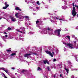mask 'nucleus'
<instances>
[{"mask_svg":"<svg viewBox=\"0 0 78 78\" xmlns=\"http://www.w3.org/2000/svg\"><path fill=\"white\" fill-rule=\"evenodd\" d=\"M37 3L38 5H40V3H39V2L37 1Z\"/></svg>","mask_w":78,"mask_h":78,"instance_id":"obj_24","label":"nucleus"},{"mask_svg":"<svg viewBox=\"0 0 78 78\" xmlns=\"http://www.w3.org/2000/svg\"><path fill=\"white\" fill-rule=\"evenodd\" d=\"M2 19V18H0V20Z\"/></svg>","mask_w":78,"mask_h":78,"instance_id":"obj_49","label":"nucleus"},{"mask_svg":"<svg viewBox=\"0 0 78 78\" xmlns=\"http://www.w3.org/2000/svg\"><path fill=\"white\" fill-rule=\"evenodd\" d=\"M4 71H5V72H6V73H7L8 72V70H7L6 69L4 70Z\"/></svg>","mask_w":78,"mask_h":78,"instance_id":"obj_25","label":"nucleus"},{"mask_svg":"<svg viewBox=\"0 0 78 78\" xmlns=\"http://www.w3.org/2000/svg\"><path fill=\"white\" fill-rule=\"evenodd\" d=\"M8 7V5H7V6H5V7H4L3 8V9H6Z\"/></svg>","mask_w":78,"mask_h":78,"instance_id":"obj_12","label":"nucleus"},{"mask_svg":"<svg viewBox=\"0 0 78 78\" xmlns=\"http://www.w3.org/2000/svg\"><path fill=\"white\" fill-rule=\"evenodd\" d=\"M7 73V74H8V75H9V72H8Z\"/></svg>","mask_w":78,"mask_h":78,"instance_id":"obj_39","label":"nucleus"},{"mask_svg":"<svg viewBox=\"0 0 78 78\" xmlns=\"http://www.w3.org/2000/svg\"><path fill=\"white\" fill-rule=\"evenodd\" d=\"M49 0V1H51V0Z\"/></svg>","mask_w":78,"mask_h":78,"instance_id":"obj_51","label":"nucleus"},{"mask_svg":"<svg viewBox=\"0 0 78 78\" xmlns=\"http://www.w3.org/2000/svg\"><path fill=\"white\" fill-rule=\"evenodd\" d=\"M12 70H14L15 69L14 67L12 68Z\"/></svg>","mask_w":78,"mask_h":78,"instance_id":"obj_35","label":"nucleus"},{"mask_svg":"<svg viewBox=\"0 0 78 78\" xmlns=\"http://www.w3.org/2000/svg\"><path fill=\"white\" fill-rule=\"evenodd\" d=\"M74 46L76 47V41H74Z\"/></svg>","mask_w":78,"mask_h":78,"instance_id":"obj_18","label":"nucleus"},{"mask_svg":"<svg viewBox=\"0 0 78 78\" xmlns=\"http://www.w3.org/2000/svg\"><path fill=\"white\" fill-rule=\"evenodd\" d=\"M60 20H62V19H59Z\"/></svg>","mask_w":78,"mask_h":78,"instance_id":"obj_41","label":"nucleus"},{"mask_svg":"<svg viewBox=\"0 0 78 78\" xmlns=\"http://www.w3.org/2000/svg\"><path fill=\"white\" fill-rule=\"evenodd\" d=\"M4 34H7V33H6V32H4Z\"/></svg>","mask_w":78,"mask_h":78,"instance_id":"obj_38","label":"nucleus"},{"mask_svg":"<svg viewBox=\"0 0 78 78\" xmlns=\"http://www.w3.org/2000/svg\"><path fill=\"white\" fill-rule=\"evenodd\" d=\"M61 65H62V64H60V66H61Z\"/></svg>","mask_w":78,"mask_h":78,"instance_id":"obj_52","label":"nucleus"},{"mask_svg":"<svg viewBox=\"0 0 78 78\" xmlns=\"http://www.w3.org/2000/svg\"><path fill=\"white\" fill-rule=\"evenodd\" d=\"M17 31H18V32H20V31H19V30H18Z\"/></svg>","mask_w":78,"mask_h":78,"instance_id":"obj_47","label":"nucleus"},{"mask_svg":"<svg viewBox=\"0 0 78 78\" xmlns=\"http://www.w3.org/2000/svg\"><path fill=\"white\" fill-rule=\"evenodd\" d=\"M9 48V49H11V48Z\"/></svg>","mask_w":78,"mask_h":78,"instance_id":"obj_53","label":"nucleus"},{"mask_svg":"<svg viewBox=\"0 0 78 78\" xmlns=\"http://www.w3.org/2000/svg\"><path fill=\"white\" fill-rule=\"evenodd\" d=\"M6 30L8 31H10V30H12V29H11V28L10 27H8L7 29Z\"/></svg>","mask_w":78,"mask_h":78,"instance_id":"obj_9","label":"nucleus"},{"mask_svg":"<svg viewBox=\"0 0 78 78\" xmlns=\"http://www.w3.org/2000/svg\"><path fill=\"white\" fill-rule=\"evenodd\" d=\"M37 70H38V71H39V70H42V69L41 68V67H38Z\"/></svg>","mask_w":78,"mask_h":78,"instance_id":"obj_11","label":"nucleus"},{"mask_svg":"<svg viewBox=\"0 0 78 78\" xmlns=\"http://www.w3.org/2000/svg\"><path fill=\"white\" fill-rule=\"evenodd\" d=\"M30 55H31V54H26L24 56L25 58H27V57H28Z\"/></svg>","mask_w":78,"mask_h":78,"instance_id":"obj_5","label":"nucleus"},{"mask_svg":"<svg viewBox=\"0 0 78 78\" xmlns=\"http://www.w3.org/2000/svg\"><path fill=\"white\" fill-rule=\"evenodd\" d=\"M74 6L75 7H76L77 9H78V5H75Z\"/></svg>","mask_w":78,"mask_h":78,"instance_id":"obj_26","label":"nucleus"},{"mask_svg":"<svg viewBox=\"0 0 78 78\" xmlns=\"http://www.w3.org/2000/svg\"><path fill=\"white\" fill-rule=\"evenodd\" d=\"M16 55V53H13L11 54L10 55L13 56H14V55Z\"/></svg>","mask_w":78,"mask_h":78,"instance_id":"obj_14","label":"nucleus"},{"mask_svg":"<svg viewBox=\"0 0 78 78\" xmlns=\"http://www.w3.org/2000/svg\"><path fill=\"white\" fill-rule=\"evenodd\" d=\"M45 53H47V54H48L50 56H51V57H53V55L52 54L51 52L50 51H45Z\"/></svg>","mask_w":78,"mask_h":78,"instance_id":"obj_4","label":"nucleus"},{"mask_svg":"<svg viewBox=\"0 0 78 78\" xmlns=\"http://www.w3.org/2000/svg\"><path fill=\"white\" fill-rule=\"evenodd\" d=\"M22 29H23V31H25V28L24 27H23L22 28Z\"/></svg>","mask_w":78,"mask_h":78,"instance_id":"obj_29","label":"nucleus"},{"mask_svg":"<svg viewBox=\"0 0 78 78\" xmlns=\"http://www.w3.org/2000/svg\"><path fill=\"white\" fill-rule=\"evenodd\" d=\"M24 33H25V32H24Z\"/></svg>","mask_w":78,"mask_h":78,"instance_id":"obj_54","label":"nucleus"},{"mask_svg":"<svg viewBox=\"0 0 78 78\" xmlns=\"http://www.w3.org/2000/svg\"><path fill=\"white\" fill-rule=\"evenodd\" d=\"M53 61L54 62L56 61V59H55V58H54L53 59Z\"/></svg>","mask_w":78,"mask_h":78,"instance_id":"obj_31","label":"nucleus"},{"mask_svg":"<svg viewBox=\"0 0 78 78\" xmlns=\"http://www.w3.org/2000/svg\"><path fill=\"white\" fill-rule=\"evenodd\" d=\"M52 54H54V52H52Z\"/></svg>","mask_w":78,"mask_h":78,"instance_id":"obj_48","label":"nucleus"},{"mask_svg":"<svg viewBox=\"0 0 78 78\" xmlns=\"http://www.w3.org/2000/svg\"><path fill=\"white\" fill-rule=\"evenodd\" d=\"M20 33H22V31H20Z\"/></svg>","mask_w":78,"mask_h":78,"instance_id":"obj_42","label":"nucleus"},{"mask_svg":"<svg viewBox=\"0 0 78 78\" xmlns=\"http://www.w3.org/2000/svg\"><path fill=\"white\" fill-rule=\"evenodd\" d=\"M1 69H2V70H4V71H5V68H1Z\"/></svg>","mask_w":78,"mask_h":78,"instance_id":"obj_27","label":"nucleus"},{"mask_svg":"<svg viewBox=\"0 0 78 78\" xmlns=\"http://www.w3.org/2000/svg\"><path fill=\"white\" fill-rule=\"evenodd\" d=\"M26 72V70L24 69H23L21 71L22 73H24V72Z\"/></svg>","mask_w":78,"mask_h":78,"instance_id":"obj_15","label":"nucleus"},{"mask_svg":"<svg viewBox=\"0 0 78 78\" xmlns=\"http://www.w3.org/2000/svg\"><path fill=\"white\" fill-rule=\"evenodd\" d=\"M58 66H60V65H59V64H58Z\"/></svg>","mask_w":78,"mask_h":78,"instance_id":"obj_45","label":"nucleus"},{"mask_svg":"<svg viewBox=\"0 0 78 78\" xmlns=\"http://www.w3.org/2000/svg\"><path fill=\"white\" fill-rule=\"evenodd\" d=\"M5 5L6 6H9V5L8 4H7V3L6 2H5Z\"/></svg>","mask_w":78,"mask_h":78,"instance_id":"obj_21","label":"nucleus"},{"mask_svg":"<svg viewBox=\"0 0 78 78\" xmlns=\"http://www.w3.org/2000/svg\"><path fill=\"white\" fill-rule=\"evenodd\" d=\"M5 37H8V35H5Z\"/></svg>","mask_w":78,"mask_h":78,"instance_id":"obj_32","label":"nucleus"},{"mask_svg":"<svg viewBox=\"0 0 78 78\" xmlns=\"http://www.w3.org/2000/svg\"><path fill=\"white\" fill-rule=\"evenodd\" d=\"M37 9H39V7H37Z\"/></svg>","mask_w":78,"mask_h":78,"instance_id":"obj_46","label":"nucleus"},{"mask_svg":"<svg viewBox=\"0 0 78 78\" xmlns=\"http://www.w3.org/2000/svg\"><path fill=\"white\" fill-rule=\"evenodd\" d=\"M38 25H41V24H38Z\"/></svg>","mask_w":78,"mask_h":78,"instance_id":"obj_44","label":"nucleus"},{"mask_svg":"<svg viewBox=\"0 0 78 78\" xmlns=\"http://www.w3.org/2000/svg\"><path fill=\"white\" fill-rule=\"evenodd\" d=\"M19 14V13H17L15 14V16L17 17V18H19V16H17V15Z\"/></svg>","mask_w":78,"mask_h":78,"instance_id":"obj_13","label":"nucleus"},{"mask_svg":"<svg viewBox=\"0 0 78 78\" xmlns=\"http://www.w3.org/2000/svg\"><path fill=\"white\" fill-rule=\"evenodd\" d=\"M76 29H77V30H78V27H76Z\"/></svg>","mask_w":78,"mask_h":78,"instance_id":"obj_43","label":"nucleus"},{"mask_svg":"<svg viewBox=\"0 0 78 78\" xmlns=\"http://www.w3.org/2000/svg\"><path fill=\"white\" fill-rule=\"evenodd\" d=\"M10 18L12 21V22H15V19L14 18L10 16Z\"/></svg>","mask_w":78,"mask_h":78,"instance_id":"obj_7","label":"nucleus"},{"mask_svg":"<svg viewBox=\"0 0 78 78\" xmlns=\"http://www.w3.org/2000/svg\"><path fill=\"white\" fill-rule=\"evenodd\" d=\"M2 75H3L5 77V78H8V77H6V76H5V74H4V73H3Z\"/></svg>","mask_w":78,"mask_h":78,"instance_id":"obj_22","label":"nucleus"},{"mask_svg":"<svg viewBox=\"0 0 78 78\" xmlns=\"http://www.w3.org/2000/svg\"><path fill=\"white\" fill-rule=\"evenodd\" d=\"M16 10H18L19 11H21V9H20L19 7H16L15 8Z\"/></svg>","mask_w":78,"mask_h":78,"instance_id":"obj_8","label":"nucleus"},{"mask_svg":"<svg viewBox=\"0 0 78 78\" xmlns=\"http://www.w3.org/2000/svg\"><path fill=\"white\" fill-rule=\"evenodd\" d=\"M6 51H7V52H9V51H11V50H9V49H8L6 50Z\"/></svg>","mask_w":78,"mask_h":78,"instance_id":"obj_16","label":"nucleus"},{"mask_svg":"<svg viewBox=\"0 0 78 78\" xmlns=\"http://www.w3.org/2000/svg\"><path fill=\"white\" fill-rule=\"evenodd\" d=\"M66 37H67L68 39H70V37L69 36H67Z\"/></svg>","mask_w":78,"mask_h":78,"instance_id":"obj_19","label":"nucleus"},{"mask_svg":"<svg viewBox=\"0 0 78 78\" xmlns=\"http://www.w3.org/2000/svg\"><path fill=\"white\" fill-rule=\"evenodd\" d=\"M68 63L69 64H71L72 63L71 62H69Z\"/></svg>","mask_w":78,"mask_h":78,"instance_id":"obj_33","label":"nucleus"},{"mask_svg":"<svg viewBox=\"0 0 78 78\" xmlns=\"http://www.w3.org/2000/svg\"><path fill=\"white\" fill-rule=\"evenodd\" d=\"M55 76H55V75H54L53 77L54 78H55Z\"/></svg>","mask_w":78,"mask_h":78,"instance_id":"obj_40","label":"nucleus"},{"mask_svg":"<svg viewBox=\"0 0 78 78\" xmlns=\"http://www.w3.org/2000/svg\"><path fill=\"white\" fill-rule=\"evenodd\" d=\"M43 62L44 64H46V63L48 64H49V62L48 61H47V60H44Z\"/></svg>","mask_w":78,"mask_h":78,"instance_id":"obj_6","label":"nucleus"},{"mask_svg":"<svg viewBox=\"0 0 78 78\" xmlns=\"http://www.w3.org/2000/svg\"><path fill=\"white\" fill-rule=\"evenodd\" d=\"M60 77H62V74H60Z\"/></svg>","mask_w":78,"mask_h":78,"instance_id":"obj_37","label":"nucleus"},{"mask_svg":"<svg viewBox=\"0 0 78 78\" xmlns=\"http://www.w3.org/2000/svg\"><path fill=\"white\" fill-rule=\"evenodd\" d=\"M72 5L73 6V7L72 11V15H73V17H75L76 16V12H75L76 9H75V7H74V3H73Z\"/></svg>","mask_w":78,"mask_h":78,"instance_id":"obj_1","label":"nucleus"},{"mask_svg":"<svg viewBox=\"0 0 78 78\" xmlns=\"http://www.w3.org/2000/svg\"><path fill=\"white\" fill-rule=\"evenodd\" d=\"M47 30H48V31H50V28L49 27H48Z\"/></svg>","mask_w":78,"mask_h":78,"instance_id":"obj_30","label":"nucleus"},{"mask_svg":"<svg viewBox=\"0 0 78 78\" xmlns=\"http://www.w3.org/2000/svg\"><path fill=\"white\" fill-rule=\"evenodd\" d=\"M64 69L66 71L67 73H69V70L68 69H67L66 68V67H65L64 68Z\"/></svg>","mask_w":78,"mask_h":78,"instance_id":"obj_10","label":"nucleus"},{"mask_svg":"<svg viewBox=\"0 0 78 78\" xmlns=\"http://www.w3.org/2000/svg\"><path fill=\"white\" fill-rule=\"evenodd\" d=\"M61 31V29H57L55 30L54 31V33L55 34H58V35H57V36H59L60 35V33Z\"/></svg>","mask_w":78,"mask_h":78,"instance_id":"obj_2","label":"nucleus"},{"mask_svg":"<svg viewBox=\"0 0 78 78\" xmlns=\"http://www.w3.org/2000/svg\"><path fill=\"white\" fill-rule=\"evenodd\" d=\"M55 19H57V20H58V19H59V18L58 17H56Z\"/></svg>","mask_w":78,"mask_h":78,"instance_id":"obj_36","label":"nucleus"},{"mask_svg":"<svg viewBox=\"0 0 78 78\" xmlns=\"http://www.w3.org/2000/svg\"><path fill=\"white\" fill-rule=\"evenodd\" d=\"M73 46V45L71 44L70 43H68L67 44V47H69L70 48H71V49H73V48H74Z\"/></svg>","mask_w":78,"mask_h":78,"instance_id":"obj_3","label":"nucleus"},{"mask_svg":"<svg viewBox=\"0 0 78 78\" xmlns=\"http://www.w3.org/2000/svg\"><path fill=\"white\" fill-rule=\"evenodd\" d=\"M50 31H53V29H50Z\"/></svg>","mask_w":78,"mask_h":78,"instance_id":"obj_34","label":"nucleus"},{"mask_svg":"<svg viewBox=\"0 0 78 78\" xmlns=\"http://www.w3.org/2000/svg\"><path fill=\"white\" fill-rule=\"evenodd\" d=\"M47 68L48 71H50V67L49 66H47Z\"/></svg>","mask_w":78,"mask_h":78,"instance_id":"obj_23","label":"nucleus"},{"mask_svg":"<svg viewBox=\"0 0 78 78\" xmlns=\"http://www.w3.org/2000/svg\"><path fill=\"white\" fill-rule=\"evenodd\" d=\"M27 59H28V57H27Z\"/></svg>","mask_w":78,"mask_h":78,"instance_id":"obj_50","label":"nucleus"},{"mask_svg":"<svg viewBox=\"0 0 78 78\" xmlns=\"http://www.w3.org/2000/svg\"><path fill=\"white\" fill-rule=\"evenodd\" d=\"M25 17L26 18H27V19H29V17H28V16H25Z\"/></svg>","mask_w":78,"mask_h":78,"instance_id":"obj_28","label":"nucleus"},{"mask_svg":"<svg viewBox=\"0 0 78 78\" xmlns=\"http://www.w3.org/2000/svg\"><path fill=\"white\" fill-rule=\"evenodd\" d=\"M39 23V21L38 20H37L36 21V25H38V23Z\"/></svg>","mask_w":78,"mask_h":78,"instance_id":"obj_17","label":"nucleus"},{"mask_svg":"<svg viewBox=\"0 0 78 78\" xmlns=\"http://www.w3.org/2000/svg\"><path fill=\"white\" fill-rule=\"evenodd\" d=\"M63 44H64L66 46H67V44H68V43L63 42Z\"/></svg>","mask_w":78,"mask_h":78,"instance_id":"obj_20","label":"nucleus"}]
</instances>
